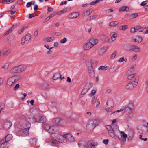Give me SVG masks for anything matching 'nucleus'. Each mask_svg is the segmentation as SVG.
<instances>
[{"instance_id": "nucleus-57", "label": "nucleus", "mask_w": 148, "mask_h": 148, "mask_svg": "<svg viewBox=\"0 0 148 148\" xmlns=\"http://www.w3.org/2000/svg\"><path fill=\"white\" fill-rule=\"evenodd\" d=\"M5 108V106L3 104H1L0 105V109L3 110Z\"/></svg>"}, {"instance_id": "nucleus-39", "label": "nucleus", "mask_w": 148, "mask_h": 148, "mask_svg": "<svg viewBox=\"0 0 148 148\" xmlns=\"http://www.w3.org/2000/svg\"><path fill=\"white\" fill-rule=\"evenodd\" d=\"M128 75H129L127 77V79L129 80H131L134 77H135V78L136 77V76H135V75H136L135 73H134L133 74H131V73H130V74H128Z\"/></svg>"}, {"instance_id": "nucleus-24", "label": "nucleus", "mask_w": 148, "mask_h": 148, "mask_svg": "<svg viewBox=\"0 0 148 148\" xmlns=\"http://www.w3.org/2000/svg\"><path fill=\"white\" fill-rule=\"evenodd\" d=\"M9 71L10 73L11 74L17 73L16 66L11 68L10 69Z\"/></svg>"}, {"instance_id": "nucleus-34", "label": "nucleus", "mask_w": 148, "mask_h": 148, "mask_svg": "<svg viewBox=\"0 0 148 148\" xmlns=\"http://www.w3.org/2000/svg\"><path fill=\"white\" fill-rule=\"evenodd\" d=\"M60 74L59 73H56L54 74L53 76V80H56L60 78Z\"/></svg>"}, {"instance_id": "nucleus-13", "label": "nucleus", "mask_w": 148, "mask_h": 148, "mask_svg": "<svg viewBox=\"0 0 148 148\" xmlns=\"http://www.w3.org/2000/svg\"><path fill=\"white\" fill-rule=\"evenodd\" d=\"M97 97L96 96H93L92 97L91 99V104L93 105L95 104L96 103V106L97 107L100 104V101L99 99H97Z\"/></svg>"}, {"instance_id": "nucleus-31", "label": "nucleus", "mask_w": 148, "mask_h": 148, "mask_svg": "<svg viewBox=\"0 0 148 148\" xmlns=\"http://www.w3.org/2000/svg\"><path fill=\"white\" fill-rule=\"evenodd\" d=\"M131 45L125 44L124 45L123 48L127 51H130V48Z\"/></svg>"}, {"instance_id": "nucleus-12", "label": "nucleus", "mask_w": 148, "mask_h": 148, "mask_svg": "<svg viewBox=\"0 0 148 148\" xmlns=\"http://www.w3.org/2000/svg\"><path fill=\"white\" fill-rule=\"evenodd\" d=\"M26 126V128L24 129L21 130L19 131L18 133V134L19 136H25L28 135V130L29 129H27Z\"/></svg>"}, {"instance_id": "nucleus-17", "label": "nucleus", "mask_w": 148, "mask_h": 148, "mask_svg": "<svg viewBox=\"0 0 148 148\" xmlns=\"http://www.w3.org/2000/svg\"><path fill=\"white\" fill-rule=\"evenodd\" d=\"M130 51H132L136 52H139L140 51V48L137 46L131 45Z\"/></svg>"}, {"instance_id": "nucleus-30", "label": "nucleus", "mask_w": 148, "mask_h": 148, "mask_svg": "<svg viewBox=\"0 0 148 148\" xmlns=\"http://www.w3.org/2000/svg\"><path fill=\"white\" fill-rule=\"evenodd\" d=\"M37 140L36 138H33L30 140V143L32 145H36Z\"/></svg>"}, {"instance_id": "nucleus-44", "label": "nucleus", "mask_w": 148, "mask_h": 148, "mask_svg": "<svg viewBox=\"0 0 148 148\" xmlns=\"http://www.w3.org/2000/svg\"><path fill=\"white\" fill-rule=\"evenodd\" d=\"M105 108L107 111L108 112H111L112 111V109L113 107H105Z\"/></svg>"}, {"instance_id": "nucleus-43", "label": "nucleus", "mask_w": 148, "mask_h": 148, "mask_svg": "<svg viewBox=\"0 0 148 148\" xmlns=\"http://www.w3.org/2000/svg\"><path fill=\"white\" fill-rule=\"evenodd\" d=\"M133 107H134V104H133V103L130 102L128 104V108L131 110H132L133 109Z\"/></svg>"}, {"instance_id": "nucleus-32", "label": "nucleus", "mask_w": 148, "mask_h": 148, "mask_svg": "<svg viewBox=\"0 0 148 148\" xmlns=\"http://www.w3.org/2000/svg\"><path fill=\"white\" fill-rule=\"evenodd\" d=\"M12 136L11 134L7 135L5 138V142H7L10 140L12 138Z\"/></svg>"}, {"instance_id": "nucleus-14", "label": "nucleus", "mask_w": 148, "mask_h": 148, "mask_svg": "<svg viewBox=\"0 0 148 148\" xmlns=\"http://www.w3.org/2000/svg\"><path fill=\"white\" fill-rule=\"evenodd\" d=\"M16 67L17 73H18L23 72L26 68V66L24 65H20Z\"/></svg>"}, {"instance_id": "nucleus-16", "label": "nucleus", "mask_w": 148, "mask_h": 148, "mask_svg": "<svg viewBox=\"0 0 148 148\" xmlns=\"http://www.w3.org/2000/svg\"><path fill=\"white\" fill-rule=\"evenodd\" d=\"M0 148H8L9 144L7 142H5L4 140H1L0 142Z\"/></svg>"}, {"instance_id": "nucleus-35", "label": "nucleus", "mask_w": 148, "mask_h": 148, "mask_svg": "<svg viewBox=\"0 0 148 148\" xmlns=\"http://www.w3.org/2000/svg\"><path fill=\"white\" fill-rule=\"evenodd\" d=\"M134 134V131L132 130H130L129 132V134L128 135L130 137V138H128V139L130 140L132 139V138L133 137Z\"/></svg>"}, {"instance_id": "nucleus-10", "label": "nucleus", "mask_w": 148, "mask_h": 148, "mask_svg": "<svg viewBox=\"0 0 148 148\" xmlns=\"http://www.w3.org/2000/svg\"><path fill=\"white\" fill-rule=\"evenodd\" d=\"M44 128L47 132L50 133H53L55 132L56 127L55 126H50L49 125H45L44 126Z\"/></svg>"}, {"instance_id": "nucleus-60", "label": "nucleus", "mask_w": 148, "mask_h": 148, "mask_svg": "<svg viewBox=\"0 0 148 148\" xmlns=\"http://www.w3.org/2000/svg\"><path fill=\"white\" fill-rule=\"evenodd\" d=\"M38 30H36L34 32V36L35 37H36L38 35Z\"/></svg>"}, {"instance_id": "nucleus-50", "label": "nucleus", "mask_w": 148, "mask_h": 148, "mask_svg": "<svg viewBox=\"0 0 148 148\" xmlns=\"http://www.w3.org/2000/svg\"><path fill=\"white\" fill-rule=\"evenodd\" d=\"M121 28L120 29L121 30H122L123 31H124L127 28L128 26L127 25H125L124 26H121Z\"/></svg>"}, {"instance_id": "nucleus-11", "label": "nucleus", "mask_w": 148, "mask_h": 148, "mask_svg": "<svg viewBox=\"0 0 148 148\" xmlns=\"http://www.w3.org/2000/svg\"><path fill=\"white\" fill-rule=\"evenodd\" d=\"M91 43L88 41L84 43L83 45L82 48L85 51H87L89 50L93 47Z\"/></svg>"}, {"instance_id": "nucleus-53", "label": "nucleus", "mask_w": 148, "mask_h": 148, "mask_svg": "<svg viewBox=\"0 0 148 148\" xmlns=\"http://www.w3.org/2000/svg\"><path fill=\"white\" fill-rule=\"evenodd\" d=\"M88 90L85 89L84 88L83 90L81 92V94L82 95H84L86 93L88 92Z\"/></svg>"}, {"instance_id": "nucleus-21", "label": "nucleus", "mask_w": 148, "mask_h": 148, "mask_svg": "<svg viewBox=\"0 0 148 148\" xmlns=\"http://www.w3.org/2000/svg\"><path fill=\"white\" fill-rule=\"evenodd\" d=\"M11 123L10 122H7L4 123L3 126V127L6 130L8 129L12 125Z\"/></svg>"}, {"instance_id": "nucleus-52", "label": "nucleus", "mask_w": 148, "mask_h": 148, "mask_svg": "<svg viewBox=\"0 0 148 148\" xmlns=\"http://www.w3.org/2000/svg\"><path fill=\"white\" fill-rule=\"evenodd\" d=\"M49 86L47 84H43L42 86L43 88L44 89H47L49 88Z\"/></svg>"}, {"instance_id": "nucleus-25", "label": "nucleus", "mask_w": 148, "mask_h": 148, "mask_svg": "<svg viewBox=\"0 0 148 148\" xmlns=\"http://www.w3.org/2000/svg\"><path fill=\"white\" fill-rule=\"evenodd\" d=\"M89 41L91 43L92 45V46L93 47L94 45H96L98 43V40L97 39L93 38L90 39Z\"/></svg>"}, {"instance_id": "nucleus-47", "label": "nucleus", "mask_w": 148, "mask_h": 148, "mask_svg": "<svg viewBox=\"0 0 148 148\" xmlns=\"http://www.w3.org/2000/svg\"><path fill=\"white\" fill-rule=\"evenodd\" d=\"M45 40L47 42H52L53 40V39L51 37H50L46 38L45 39Z\"/></svg>"}, {"instance_id": "nucleus-27", "label": "nucleus", "mask_w": 148, "mask_h": 148, "mask_svg": "<svg viewBox=\"0 0 148 148\" xmlns=\"http://www.w3.org/2000/svg\"><path fill=\"white\" fill-rule=\"evenodd\" d=\"M111 34V40L113 42L116 40V39L117 37V35L116 33V32H113Z\"/></svg>"}, {"instance_id": "nucleus-23", "label": "nucleus", "mask_w": 148, "mask_h": 148, "mask_svg": "<svg viewBox=\"0 0 148 148\" xmlns=\"http://www.w3.org/2000/svg\"><path fill=\"white\" fill-rule=\"evenodd\" d=\"M92 86V84L91 83H87L84 87V88L88 91L91 88Z\"/></svg>"}, {"instance_id": "nucleus-28", "label": "nucleus", "mask_w": 148, "mask_h": 148, "mask_svg": "<svg viewBox=\"0 0 148 148\" xmlns=\"http://www.w3.org/2000/svg\"><path fill=\"white\" fill-rule=\"evenodd\" d=\"M129 10V8L128 7L126 6H123L120 8L119 9V12H120L121 11H128Z\"/></svg>"}, {"instance_id": "nucleus-49", "label": "nucleus", "mask_w": 148, "mask_h": 148, "mask_svg": "<svg viewBox=\"0 0 148 148\" xmlns=\"http://www.w3.org/2000/svg\"><path fill=\"white\" fill-rule=\"evenodd\" d=\"M67 41V39L64 38L62 40H60V42L61 43H65Z\"/></svg>"}, {"instance_id": "nucleus-2", "label": "nucleus", "mask_w": 148, "mask_h": 148, "mask_svg": "<svg viewBox=\"0 0 148 148\" xmlns=\"http://www.w3.org/2000/svg\"><path fill=\"white\" fill-rule=\"evenodd\" d=\"M51 137L53 140L51 142V145L53 146H57L59 145L60 143H62L64 140L62 139V137L60 134L57 133L52 134Z\"/></svg>"}, {"instance_id": "nucleus-20", "label": "nucleus", "mask_w": 148, "mask_h": 148, "mask_svg": "<svg viewBox=\"0 0 148 148\" xmlns=\"http://www.w3.org/2000/svg\"><path fill=\"white\" fill-rule=\"evenodd\" d=\"M79 14L77 12H74L69 14L68 17L69 18L74 19L76 18L78 16Z\"/></svg>"}, {"instance_id": "nucleus-46", "label": "nucleus", "mask_w": 148, "mask_h": 148, "mask_svg": "<svg viewBox=\"0 0 148 148\" xmlns=\"http://www.w3.org/2000/svg\"><path fill=\"white\" fill-rule=\"evenodd\" d=\"M9 66V64L8 63H6L2 67V68L4 69H6L8 68Z\"/></svg>"}, {"instance_id": "nucleus-62", "label": "nucleus", "mask_w": 148, "mask_h": 148, "mask_svg": "<svg viewBox=\"0 0 148 148\" xmlns=\"http://www.w3.org/2000/svg\"><path fill=\"white\" fill-rule=\"evenodd\" d=\"M147 1H143L141 3V6H144L146 4H147Z\"/></svg>"}, {"instance_id": "nucleus-19", "label": "nucleus", "mask_w": 148, "mask_h": 148, "mask_svg": "<svg viewBox=\"0 0 148 148\" xmlns=\"http://www.w3.org/2000/svg\"><path fill=\"white\" fill-rule=\"evenodd\" d=\"M10 50L8 48H5L3 49L2 52L3 55L4 56H6L10 54Z\"/></svg>"}, {"instance_id": "nucleus-8", "label": "nucleus", "mask_w": 148, "mask_h": 148, "mask_svg": "<svg viewBox=\"0 0 148 148\" xmlns=\"http://www.w3.org/2000/svg\"><path fill=\"white\" fill-rule=\"evenodd\" d=\"M53 122L56 124L60 126L64 125L66 124V121L59 118H56L53 119Z\"/></svg>"}, {"instance_id": "nucleus-54", "label": "nucleus", "mask_w": 148, "mask_h": 148, "mask_svg": "<svg viewBox=\"0 0 148 148\" xmlns=\"http://www.w3.org/2000/svg\"><path fill=\"white\" fill-rule=\"evenodd\" d=\"M19 87L20 85L19 84H17L15 85V87H14L13 89L14 90H16L19 88Z\"/></svg>"}, {"instance_id": "nucleus-42", "label": "nucleus", "mask_w": 148, "mask_h": 148, "mask_svg": "<svg viewBox=\"0 0 148 148\" xmlns=\"http://www.w3.org/2000/svg\"><path fill=\"white\" fill-rule=\"evenodd\" d=\"M90 15L89 12H88V10L84 12L82 14L83 17L87 16Z\"/></svg>"}, {"instance_id": "nucleus-63", "label": "nucleus", "mask_w": 148, "mask_h": 148, "mask_svg": "<svg viewBox=\"0 0 148 148\" xmlns=\"http://www.w3.org/2000/svg\"><path fill=\"white\" fill-rule=\"evenodd\" d=\"M4 81L3 78L0 77V86L3 83Z\"/></svg>"}, {"instance_id": "nucleus-41", "label": "nucleus", "mask_w": 148, "mask_h": 148, "mask_svg": "<svg viewBox=\"0 0 148 148\" xmlns=\"http://www.w3.org/2000/svg\"><path fill=\"white\" fill-rule=\"evenodd\" d=\"M109 68L108 66H100L98 69L99 70L101 69L102 70L105 71L107 70Z\"/></svg>"}, {"instance_id": "nucleus-37", "label": "nucleus", "mask_w": 148, "mask_h": 148, "mask_svg": "<svg viewBox=\"0 0 148 148\" xmlns=\"http://www.w3.org/2000/svg\"><path fill=\"white\" fill-rule=\"evenodd\" d=\"M26 41H28L30 40L31 38V35L30 33L27 34L24 37Z\"/></svg>"}, {"instance_id": "nucleus-22", "label": "nucleus", "mask_w": 148, "mask_h": 148, "mask_svg": "<svg viewBox=\"0 0 148 148\" xmlns=\"http://www.w3.org/2000/svg\"><path fill=\"white\" fill-rule=\"evenodd\" d=\"M46 121V118L45 116H43L40 117L39 119L38 122L39 123H44Z\"/></svg>"}, {"instance_id": "nucleus-5", "label": "nucleus", "mask_w": 148, "mask_h": 148, "mask_svg": "<svg viewBox=\"0 0 148 148\" xmlns=\"http://www.w3.org/2000/svg\"><path fill=\"white\" fill-rule=\"evenodd\" d=\"M25 120L27 123L26 124L27 129H29L31 123H35L37 122L36 119L31 115H27L25 117Z\"/></svg>"}, {"instance_id": "nucleus-29", "label": "nucleus", "mask_w": 148, "mask_h": 148, "mask_svg": "<svg viewBox=\"0 0 148 148\" xmlns=\"http://www.w3.org/2000/svg\"><path fill=\"white\" fill-rule=\"evenodd\" d=\"M106 49L104 48H101L99 50V55H103L106 51Z\"/></svg>"}, {"instance_id": "nucleus-56", "label": "nucleus", "mask_w": 148, "mask_h": 148, "mask_svg": "<svg viewBox=\"0 0 148 148\" xmlns=\"http://www.w3.org/2000/svg\"><path fill=\"white\" fill-rule=\"evenodd\" d=\"M36 14H30L29 15V19H31L32 17H34L36 15Z\"/></svg>"}, {"instance_id": "nucleus-45", "label": "nucleus", "mask_w": 148, "mask_h": 148, "mask_svg": "<svg viewBox=\"0 0 148 148\" xmlns=\"http://www.w3.org/2000/svg\"><path fill=\"white\" fill-rule=\"evenodd\" d=\"M14 29V28H13V27H11L5 33V35H6L11 32Z\"/></svg>"}, {"instance_id": "nucleus-15", "label": "nucleus", "mask_w": 148, "mask_h": 148, "mask_svg": "<svg viewBox=\"0 0 148 148\" xmlns=\"http://www.w3.org/2000/svg\"><path fill=\"white\" fill-rule=\"evenodd\" d=\"M132 40L135 42H138L140 43L142 42L143 39L140 36L137 35L132 37Z\"/></svg>"}, {"instance_id": "nucleus-1", "label": "nucleus", "mask_w": 148, "mask_h": 148, "mask_svg": "<svg viewBox=\"0 0 148 148\" xmlns=\"http://www.w3.org/2000/svg\"><path fill=\"white\" fill-rule=\"evenodd\" d=\"M106 128L108 131L109 135L112 138H115L118 137L120 140H121L122 137L124 140H126V138L127 136V134H125L123 131H120L117 126L108 125Z\"/></svg>"}, {"instance_id": "nucleus-48", "label": "nucleus", "mask_w": 148, "mask_h": 148, "mask_svg": "<svg viewBox=\"0 0 148 148\" xmlns=\"http://www.w3.org/2000/svg\"><path fill=\"white\" fill-rule=\"evenodd\" d=\"M146 29L145 27H141L139 26L138 31L139 32H142L144 30Z\"/></svg>"}, {"instance_id": "nucleus-64", "label": "nucleus", "mask_w": 148, "mask_h": 148, "mask_svg": "<svg viewBox=\"0 0 148 148\" xmlns=\"http://www.w3.org/2000/svg\"><path fill=\"white\" fill-rule=\"evenodd\" d=\"M32 4V2H28L27 3L26 6L27 7H29L31 6Z\"/></svg>"}, {"instance_id": "nucleus-61", "label": "nucleus", "mask_w": 148, "mask_h": 148, "mask_svg": "<svg viewBox=\"0 0 148 148\" xmlns=\"http://www.w3.org/2000/svg\"><path fill=\"white\" fill-rule=\"evenodd\" d=\"M69 134H65L63 135V136H62V139H63V138H66V139H67V137L68 136V135Z\"/></svg>"}, {"instance_id": "nucleus-51", "label": "nucleus", "mask_w": 148, "mask_h": 148, "mask_svg": "<svg viewBox=\"0 0 148 148\" xmlns=\"http://www.w3.org/2000/svg\"><path fill=\"white\" fill-rule=\"evenodd\" d=\"M145 84L146 86V90L148 93V79H147L145 81Z\"/></svg>"}, {"instance_id": "nucleus-7", "label": "nucleus", "mask_w": 148, "mask_h": 148, "mask_svg": "<svg viewBox=\"0 0 148 148\" xmlns=\"http://www.w3.org/2000/svg\"><path fill=\"white\" fill-rule=\"evenodd\" d=\"M88 66V72L89 75L92 78L94 77L95 73L94 71L92 66L90 62H88L87 64Z\"/></svg>"}, {"instance_id": "nucleus-33", "label": "nucleus", "mask_w": 148, "mask_h": 148, "mask_svg": "<svg viewBox=\"0 0 148 148\" xmlns=\"http://www.w3.org/2000/svg\"><path fill=\"white\" fill-rule=\"evenodd\" d=\"M14 0H2V3L3 4H10L14 2Z\"/></svg>"}, {"instance_id": "nucleus-55", "label": "nucleus", "mask_w": 148, "mask_h": 148, "mask_svg": "<svg viewBox=\"0 0 148 148\" xmlns=\"http://www.w3.org/2000/svg\"><path fill=\"white\" fill-rule=\"evenodd\" d=\"M99 1V0H96V1H93L90 3V4L91 5H94Z\"/></svg>"}, {"instance_id": "nucleus-36", "label": "nucleus", "mask_w": 148, "mask_h": 148, "mask_svg": "<svg viewBox=\"0 0 148 148\" xmlns=\"http://www.w3.org/2000/svg\"><path fill=\"white\" fill-rule=\"evenodd\" d=\"M119 22L117 21H112L110 23L109 25L110 26L112 27H114L117 25Z\"/></svg>"}, {"instance_id": "nucleus-3", "label": "nucleus", "mask_w": 148, "mask_h": 148, "mask_svg": "<svg viewBox=\"0 0 148 148\" xmlns=\"http://www.w3.org/2000/svg\"><path fill=\"white\" fill-rule=\"evenodd\" d=\"M20 78V76L18 75H14L9 77L7 82L8 87L10 88L13 87L15 83L18 81Z\"/></svg>"}, {"instance_id": "nucleus-59", "label": "nucleus", "mask_w": 148, "mask_h": 148, "mask_svg": "<svg viewBox=\"0 0 148 148\" xmlns=\"http://www.w3.org/2000/svg\"><path fill=\"white\" fill-rule=\"evenodd\" d=\"M25 29V28L23 27H22L21 29L18 31L19 34H20L23 32Z\"/></svg>"}, {"instance_id": "nucleus-18", "label": "nucleus", "mask_w": 148, "mask_h": 148, "mask_svg": "<svg viewBox=\"0 0 148 148\" xmlns=\"http://www.w3.org/2000/svg\"><path fill=\"white\" fill-rule=\"evenodd\" d=\"M114 103L113 101L111 99H109L107 101L105 107H113Z\"/></svg>"}, {"instance_id": "nucleus-26", "label": "nucleus", "mask_w": 148, "mask_h": 148, "mask_svg": "<svg viewBox=\"0 0 148 148\" xmlns=\"http://www.w3.org/2000/svg\"><path fill=\"white\" fill-rule=\"evenodd\" d=\"M136 67V65H134L132 66L130 69L128 70L127 72V73L128 74H130L131 73H132L134 70L135 68Z\"/></svg>"}, {"instance_id": "nucleus-4", "label": "nucleus", "mask_w": 148, "mask_h": 148, "mask_svg": "<svg viewBox=\"0 0 148 148\" xmlns=\"http://www.w3.org/2000/svg\"><path fill=\"white\" fill-rule=\"evenodd\" d=\"M139 81L138 76L136 77L134 80L131 82L127 84L125 86V88L128 90H132L135 88L138 85Z\"/></svg>"}, {"instance_id": "nucleus-58", "label": "nucleus", "mask_w": 148, "mask_h": 148, "mask_svg": "<svg viewBox=\"0 0 148 148\" xmlns=\"http://www.w3.org/2000/svg\"><path fill=\"white\" fill-rule=\"evenodd\" d=\"M26 39L24 37H23L21 40V43L22 45H23L25 42Z\"/></svg>"}, {"instance_id": "nucleus-40", "label": "nucleus", "mask_w": 148, "mask_h": 148, "mask_svg": "<svg viewBox=\"0 0 148 148\" xmlns=\"http://www.w3.org/2000/svg\"><path fill=\"white\" fill-rule=\"evenodd\" d=\"M138 16L137 13H135L130 15L129 17L130 19H133L136 17Z\"/></svg>"}, {"instance_id": "nucleus-6", "label": "nucleus", "mask_w": 148, "mask_h": 148, "mask_svg": "<svg viewBox=\"0 0 148 148\" xmlns=\"http://www.w3.org/2000/svg\"><path fill=\"white\" fill-rule=\"evenodd\" d=\"M98 124V122L97 120L96 119H94L89 121L88 124L87 125V127L88 128L93 129Z\"/></svg>"}, {"instance_id": "nucleus-9", "label": "nucleus", "mask_w": 148, "mask_h": 148, "mask_svg": "<svg viewBox=\"0 0 148 148\" xmlns=\"http://www.w3.org/2000/svg\"><path fill=\"white\" fill-rule=\"evenodd\" d=\"M86 145L89 148H96L98 144L97 141L91 140L87 142Z\"/></svg>"}, {"instance_id": "nucleus-38", "label": "nucleus", "mask_w": 148, "mask_h": 148, "mask_svg": "<svg viewBox=\"0 0 148 148\" xmlns=\"http://www.w3.org/2000/svg\"><path fill=\"white\" fill-rule=\"evenodd\" d=\"M68 140L71 141H73L75 140V138L72 135L70 134L68 135V136L67 137V139Z\"/></svg>"}]
</instances>
